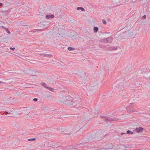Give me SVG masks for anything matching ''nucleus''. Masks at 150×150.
<instances>
[{
  "instance_id": "412c9836",
  "label": "nucleus",
  "mask_w": 150,
  "mask_h": 150,
  "mask_svg": "<svg viewBox=\"0 0 150 150\" xmlns=\"http://www.w3.org/2000/svg\"><path fill=\"white\" fill-rule=\"evenodd\" d=\"M38 100V99L37 98H34L33 99V101L35 102L37 101Z\"/></svg>"
},
{
  "instance_id": "cd10ccee",
  "label": "nucleus",
  "mask_w": 150,
  "mask_h": 150,
  "mask_svg": "<svg viewBox=\"0 0 150 150\" xmlns=\"http://www.w3.org/2000/svg\"><path fill=\"white\" fill-rule=\"evenodd\" d=\"M4 113L6 114H8L10 113H8V112L5 111L4 112Z\"/></svg>"
},
{
  "instance_id": "6ab92c4d",
  "label": "nucleus",
  "mask_w": 150,
  "mask_h": 150,
  "mask_svg": "<svg viewBox=\"0 0 150 150\" xmlns=\"http://www.w3.org/2000/svg\"><path fill=\"white\" fill-rule=\"evenodd\" d=\"M50 18H54V16L53 15H50Z\"/></svg>"
},
{
  "instance_id": "72a5a7b5",
  "label": "nucleus",
  "mask_w": 150,
  "mask_h": 150,
  "mask_svg": "<svg viewBox=\"0 0 150 150\" xmlns=\"http://www.w3.org/2000/svg\"><path fill=\"white\" fill-rule=\"evenodd\" d=\"M112 148V147H111L110 148Z\"/></svg>"
},
{
  "instance_id": "9b49d317",
  "label": "nucleus",
  "mask_w": 150,
  "mask_h": 150,
  "mask_svg": "<svg viewBox=\"0 0 150 150\" xmlns=\"http://www.w3.org/2000/svg\"><path fill=\"white\" fill-rule=\"evenodd\" d=\"M77 10L81 9L82 11H84L85 10L84 9L83 7H78L77 8Z\"/></svg>"
},
{
  "instance_id": "0eeeda50",
  "label": "nucleus",
  "mask_w": 150,
  "mask_h": 150,
  "mask_svg": "<svg viewBox=\"0 0 150 150\" xmlns=\"http://www.w3.org/2000/svg\"><path fill=\"white\" fill-rule=\"evenodd\" d=\"M105 119L106 121H111L113 120L112 118L107 117H105Z\"/></svg>"
},
{
  "instance_id": "6e6552de",
  "label": "nucleus",
  "mask_w": 150,
  "mask_h": 150,
  "mask_svg": "<svg viewBox=\"0 0 150 150\" xmlns=\"http://www.w3.org/2000/svg\"><path fill=\"white\" fill-rule=\"evenodd\" d=\"M94 32L95 33H97L98 31V28L97 27H95L93 28Z\"/></svg>"
},
{
  "instance_id": "2eb2a0df",
  "label": "nucleus",
  "mask_w": 150,
  "mask_h": 150,
  "mask_svg": "<svg viewBox=\"0 0 150 150\" xmlns=\"http://www.w3.org/2000/svg\"><path fill=\"white\" fill-rule=\"evenodd\" d=\"M102 22L103 23L105 24H107V22H106V21L104 19H103L102 20Z\"/></svg>"
},
{
  "instance_id": "c85d7f7f",
  "label": "nucleus",
  "mask_w": 150,
  "mask_h": 150,
  "mask_svg": "<svg viewBox=\"0 0 150 150\" xmlns=\"http://www.w3.org/2000/svg\"><path fill=\"white\" fill-rule=\"evenodd\" d=\"M39 29H36L35 30V31H39Z\"/></svg>"
},
{
  "instance_id": "4468645a",
  "label": "nucleus",
  "mask_w": 150,
  "mask_h": 150,
  "mask_svg": "<svg viewBox=\"0 0 150 150\" xmlns=\"http://www.w3.org/2000/svg\"><path fill=\"white\" fill-rule=\"evenodd\" d=\"M127 134H133V133L131 131H130V130H128L127 132Z\"/></svg>"
},
{
  "instance_id": "423d86ee",
  "label": "nucleus",
  "mask_w": 150,
  "mask_h": 150,
  "mask_svg": "<svg viewBox=\"0 0 150 150\" xmlns=\"http://www.w3.org/2000/svg\"><path fill=\"white\" fill-rule=\"evenodd\" d=\"M117 49V47L116 46H112L111 47H110V50H116Z\"/></svg>"
},
{
  "instance_id": "39448f33",
  "label": "nucleus",
  "mask_w": 150,
  "mask_h": 150,
  "mask_svg": "<svg viewBox=\"0 0 150 150\" xmlns=\"http://www.w3.org/2000/svg\"><path fill=\"white\" fill-rule=\"evenodd\" d=\"M5 15H7L9 13V10L3 11L1 12Z\"/></svg>"
},
{
  "instance_id": "b1692460",
  "label": "nucleus",
  "mask_w": 150,
  "mask_h": 150,
  "mask_svg": "<svg viewBox=\"0 0 150 150\" xmlns=\"http://www.w3.org/2000/svg\"><path fill=\"white\" fill-rule=\"evenodd\" d=\"M6 31H7V33H8V34H10V33H11V32H10L9 30H8H8H6Z\"/></svg>"
},
{
  "instance_id": "9d476101",
  "label": "nucleus",
  "mask_w": 150,
  "mask_h": 150,
  "mask_svg": "<svg viewBox=\"0 0 150 150\" xmlns=\"http://www.w3.org/2000/svg\"><path fill=\"white\" fill-rule=\"evenodd\" d=\"M41 85L42 86L44 87L45 88H47V85L45 83H41Z\"/></svg>"
},
{
  "instance_id": "1a4fd4ad",
  "label": "nucleus",
  "mask_w": 150,
  "mask_h": 150,
  "mask_svg": "<svg viewBox=\"0 0 150 150\" xmlns=\"http://www.w3.org/2000/svg\"><path fill=\"white\" fill-rule=\"evenodd\" d=\"M52 55L50 54H45L44 57H52Z\"/></svg>"
},
{
  "instance_id": "7ed1b4c3",
  "label": "nucleus",
  "mask_w": 150,
  "mask_h": 150,
  "mask_svg": "<svg viewBox=\"0 0 150 150\" xmlns=\"http://www.w3.org/2000/svg\"><path fill=\"white\" fill-rule=\"evenodd\" d=\"M144 129L141 127H139L138 128H136L134 131L136 132L139 133L143 131Z\"/></svg>"
},
{
  "instance_id": "a211bd4d",
  "label": "nucleus",
  "mask_w": 150,
  "mask_h": 150,
  "mask_svg": "<svg viewBox=\"0 0 150 150\" xmlns=\"http://www.w3.org/2000/svg\"><path fill=\"white\" fill-rule=\"evenodd\" d=\"M2 28H4L6 31L7 30H8V28H6L4 26H2Z\"/></svg>"
},
{
  "instance_id": "f3484780",
  "label": "nucleus",
  "mask_w": 150,
  "mask_h": 150,
  "mask_svg": "<svg viewBox=\"0 0 150 150\" xmlns=\"http://www.w3.org/2000/svg\"><path fill=\"white\" fill-rule=\"evenodd\" d=\"M35 140V138H31V139H28V140L29 141H32Z\"/></svg>"
},
{
  "instance_id": "c756f323",
  "label": "nucleus",
  "mask_w": 150,
  "mask_h": 150,
  "mask_svg": "<svg viewBox=\"0 0 150 150\" xmlns=\"http://www.w3.org/2000/svg\"><path fill=\"white\" fill-rule=\"evenodd\" d=\"M150 88V83L148 85H147Z\"/></svg>"
},
{
  "instance_id": "f03ea898",
  "label": "nucleus",
  "mask_w": 150,
  "mask_h": 150,
  "mask_svg": "<svg viewBox=\"0 0 150 150\" xmlns=\"http://www.w3.org/2000/svg\"><path fill=\"white\" fill-rule=\"evenodd\" d=\"M112 40L113 38L112 37H110L103 39L101 40V41L105 43H107V42L110 43L112 41Z\"/></svg>"
},
{
  "instance_id": "a878e982",
  "label": "nucleus",
  "mask_w": 150,
  "mask_h": 150,
  "mask_svg": "<svg viewBox=\"0 0 150 150\" xmlns=\"http://www.w3.org/2000/svg\"><path fill=\"white\" fill-rule=\"evenodd\" d=\"M146 18V16L145 15H144L142 17V18H144V19Z\"/></svg>"
},
{
  "instance_id": "ddd939ff",
  "label": "nucleus",
  "mask_w": 150,
  "mask_h": 150,
  "mask_svg": "<svg viewBox=\"0 0 150 150\" xmlns=\"http://www.w3.org/2000/svg\"><path fill=\"white\" fill-rule=\"evenodd\" d=\"M47 88L48 89V90H50V91H53L54 90V89L53 88H52L50 87H48Z\"/></svg>"
},
{
  "instance_id": "20e7f679",
  "label": "nucleus",
  "mask_w": 150,
  "mask_h": 150,
  "mask_svg": "<svg viewBox=\"0 0 150 150\" xmlns=\"http://www.w3.org/2000/svg\"><path fill=\"white\" fill-rule=\"evenodd\" d=\"M31 72L30 73V74L32 76H35L37 75L36 72L35 71L32 70L30 71Z\"/></svg>"
},
{
  "instance_id": "473e14b6",
  "label": "nucleus",
  "mask_w": 150,
  "mask_h": 150,
  "mask_svg": "<svg viewBox=\"0 0 150 150\" xmlns=\"http://www.w3.org/2000/svg\"><path fill=\"white\" fill-rule=\"evenodd\" d=\"M9 117H12V116H9Z\"/></svg>"
},
{
  "instance_id": "5701e85b",
  "label": "nucleus",
  "mask_w": 150,
  "mask_h": 150,
  "mask_svg": "<svg viewBox=\"0 0 150 150\" xmlns=\"http://www.w3.org/2000/svg\"><path fill=\"white\" fill-rule=\"evenodd\" d=\"M0 83H1L2 84H4L5 83H6L4 82L1 81H0Z\"/></svg>"
},
{
  "instance_id": "bb28decb",
  "label": "nucleus",
  "mask_w": 150,
  "mask_h": 150,
  "mask_svg": "<svg viewBox=\"0 0 150 150\" xmlns=\"http://www.w3.org/2000/svg\"><path fill=\"white\" fill-rule=\"evenodd\" d=\"M80 101H78V102H80V103H82V102H83V101L82 100H81V99H80Z\"/></svg>"
},
{
  "instance_id": "7c9ffc66",
  "label": "nucleus",
  "mask_w": 150,
  "mask_h": 150,
  "mask_svg": "<svg viewBox=\"0 0 150 150\" xmlns=\"http://www.w3.org/2000/svg\"><path fill=\"white\" fill-rule=\"evenodd\" d=\"M2 4L1 3H0V6H2Z\"/></svg>"
},
{
  "instance_id": "dca6fc26",
  "label": "nucleus",
  "mask_w": 150,
  "mask_h": 150,
  "mask_svg": "<svg viewBox=\"0 0 150 150\" xmlns=\"http://www.w3.org/2000/svg\"><path fill=\"white\" fill-rule=\"evenodd\" d=\"M46 18H47V19H49L50 18V15H46Z\"/></svg>"
},
{
  "instance_id": "f257e3e1",
  "label": "nucleus",
  "mask_w": 150,
  "mask_h": 150,
  "mask_svg": "<svg viewBox=\"0 0 150 150\" xmlns=\"http://www.w3.org/2000/svg\"><path fill=\"white\" fill-rule=\"evenodd\" d=\"M69 98L68 97L66 96H62L60 98V100L62 103H68Z\"/></svg>"
},
{
  "instance_id": "aec40b11",
  "label": "nucleus",
  "mask_w": 150,
  "mask_h": 150,
  "mask_svg": "<svg viewBox=\"0 0 150 150\" xmlns=\"http://www.w3.org/2000/svg\"><path fill=\"white\" fill-rule=\"evenodd\" d=\"M15 49V47H11L10 48V49L12 50H14Z\"/></svg>"
},
{
  "instance_id": "f8f14e48",
  "label": "nucleus",
  "mask_w": 150,
  "mask_h": 150,
  "mask_svg": "<svg viewBox=\"0 0 150 150\" xmlns=\"http://www.w3.org/2000/svg\"><path fill=\"white\" fill-rule=\"evenodd\" d=\"M68 50L69 51H71L73 50H75V48L73 47H69L68 48Z\"/></svg>"
},
{
  "instance_id": "393cba45",
  "label": "nucleus",
  "mask_w": 150,
  "mask_h": 150,
  "mask_svg": "<svg viewBox=\"0 0 150 150\" xmlns=\"http://www.w3.org/2000/svg\"><path fill=\"white\" fill-rule=\"evenodd\" d=\"M39 54L40 55L42 56H44V55H45V54Z\"/></svg>"
},
{
  "instance_id": "2f4dec72",
  "label": "nucleus",
  "mask_w": 150,
  "mask_h": 150,
  "mask_svg": "<svg viewBox=\"0 0 150 150\" xmlns=\"http://www.w3.org/2000/svg\"><path fill=\"white\" fill-rule=\"evenodd\" d=\"M125 134V133H121V135H122V134Z\"/></svg>"
},
{
  "instance_id": "4be33fe9",
  "label": "nucleus",
  "mask_w": 150,
  "mask_h": 150,
  "mask_svg": "<svg viewBox=\"0 0 150 150\" xmlns=\"http://www.w3.org/2000/svg\"><path fill=\"white\" fill-rule=\"evenodd\" d=\"M73 100H74V103H76L77 102L76 101V100H75V99H71V101H72Z\"/></svg>"
}]
</instances>
